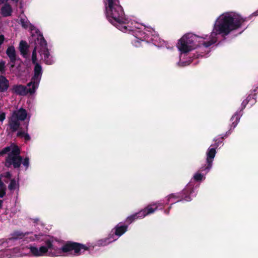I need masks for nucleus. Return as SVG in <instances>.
<instances>
[{
  "label": "nucleus",
  "instance_id": "35",
  "mask_svg": "<svg viewBox=\"0 0 258 258\" xmlns=\"http://www.w3.org/2000/svg\"><path fill=\"white\" fill-rule=\"evenodd\" d=\"M6 187L0 188V198H3L6 194Z\"/></svg>",
  "mask_w": 258,
  "mask_h": 258
},
{
  "label": "nucleus",
  "instance_id": "49",
  "mask_svg": "<svg viewBox=\"0 0 258 258\" xmlns=\"http://www.w3.org/2000/svg\"><path fill=\"white\" fill-rule=\"evenodd\" d=\"M224 139L223 137H221V139Z\"/></svg>",
  "mask_w": 258,
  "mask_h": 258
},
{
  "label": "nucleus",
  "instance_id": "3",
  "mask_svg": "<svg viewBox=\"0 0 258 258\" xmlns=\"http://www.w3.org/2000/svg\"><path fill=\"white\" fill-rule=\"evenodd\" d=\"M11 151L5 159V166L8 168L13 167L15 169L18 168L22 161V157L20 156V149L17 145H14L11 148Z\"/></svg>",
  "mask_w": 258,
  "mask_h": 258
},
{
  "label": "nucleus",
  "instance_id": "19",
  "mask_svg": "<svg viewBox=\"0 0 258 258\" xmlns=\"http://www.w3.org/2000/svg\"><path fill=\"white\" fill-rule=\"evenodd\" d=\"M13 9L11 5L6 3L1 9V14L4 17H8L12 16Z\"/></svg>",
  "mask_w": 258,
  "mask_h": 258
},
{
  "label": "nucleus",
  "instance_id": "20",
  "mask_svg": "<svg viewBox=\"0 0 258 258\" xmlns=\"http://www.w3.org/2000/svg\"><path fill=\"white\" fill-rule=\"evenodd\" d=\"M39 53L41 56L43 55L42 59H43V60L46 64H51L53 63V60L52 59L51 57H50V53L48 48H45L43 50H39Z\"/></svg>",
  "mask_w": 258,
  "mask_h": 258
},
{
  "label": "nucleus",
  "instance_id": "47",
  "mask_svg": "<svg viewBox=\"0 0 258 258\" xmlns=\"http://www.w3.org/2000/svg\"><path fill=\"white\" fill-rule=\"evenodd\" d=\"M52 256H57V255H56L55 253H54V254H53V253H52Z\"/></svg>",
  "mask_w": 258,
  "mask_h": 258
},
{
  "label": "nucleus",
  "instance_id": "30",
  "mask_svg": "<svg viewBox=\"0 0 258 258\" xmlns=\"http://www.w3.org/2000/svg\"><path fill=\"white\" fill-rule=\"evenodd\" d=\"M5 61L2 60L0 61V72L2 74H4L6 72V66H5Z\"/></svg>",
  "mask_w": 258,
  "mask_h": 258
},
{
  "label": "nucleus",
  "instance_id": "38",
  "mask_svg": "<svg viewBox=\"0 0 258 258\" xmlns=\"http://www.w3.org/2000/svg\"><path fill=\"white\" fill-rule=\"evenodd\" d=\"M255 100V93L253 95H249L246 98V100H248V102L250 101L251 99Z\"/></svg>",
  "mask_w": 258,
  "mask_h": 258
},
{
  "label": "nucleus",
  "instance_id": "25",
  "mask_svg": "<svg viewBox=\"0 0 258 258\" xmlns=\"http://www.w3.org/2000/svg\"><path fill=\"white\" fill-rule=\"evenodd\" d=\"M239 119H240V116L237 113H235L232 116L231 120L232 121V127H233V128H234L236 127L238 122H239Z\"/></svg>",
  "mask_w": 258,
  "mask_h": 258
},
{
  "label": "nucleus",
  "instance_id": "17",
  "mask_svg": "<svg viewBox=\"0 0 258 258\" xmlns=\"http://www.w3.org/2000/svg\"><path fill=\"white\" fill-rule=\"evenodd\" d=\"M185 39L186 37H182L178 40L177 45L179 50L183 53H187L192 50L191 48L186 43Z\"/></svg>",
  "mask_w": 258,
  "mask_h": 258
},
{
  "label": "nucleus",
  "instance_id": "32",
  "mask_svg": "<svg viewBox=\"0 0 258 258\" xmlns=\"http://www.w3.org/2000/svg\"><path fill=\"white\" fill-rule=\"evenodd\" d=\"M22 164L27 169L29 165V157H25L24 160H22Z\"/></svg>",
  "mask_w": 258,
  "mask_h": 258
},
{
  "label": "nucleus",
  "instance_id": "34",
  "mask_svg": "<svg viewBox=\"0 0 258 258\" xmlns=\"http://www.w3.org/2000/svg\"><path fill=\"white\" fill-rule=\"evenodd\" d=\"M1 178L3 177L10 179L12 177V174L10 172H6L3 174H0Z\"/></svg>",
  "mask_w": 258,
  "mask_h": 258
},
{
  "label": "nucleus",
  "instance_id": "18",
  "mask_svg": "<svg viewBox=\"0 0 258 258\" xmlns=\"http://www.w3.org/2000/svg\"><path fill=\"white\" fill-rule=\"evenodd\" d=\"M9 87V81L5 76L1 75L0 76V93H4L7 92Z\"/></svg>",
  "mask_w": 258,
  "mask_h": 258
},
{
  "label": "nucleus",
  "instance_id": "22",
  "mask_svg": "<svg viewBox=\"0 0 258 258\" xmlns=\"http://www.w3.org/2000/svg\"><path fill=\"white\" fill-rule=\"evenodd\" d=\"M30 232H23L20 231H15L11 234V237L9 238L11 240H16L18 239H22L25 236L29 235Z\"/></svg>",
  "mask_w": 258,
  "mask_h": 258
},
{
  "label": "nucleus",
  "instance_id": "11",
  "mask_svg": "<svg viewBox=\"0 0 258 258\" xmlns=\"http://www.w3.org/2000/svg\"><path fill=\"white\" fill-rule=\"evenodd\" d=\"M6 54L10 58L11 68H14L17 60H20V58L17 56L16 50L13 46H10L6 50Z\"/></svg>",
  "mask_w": 258,
  "mask_h": 258
},
{
  "label": "nucleus",
  "instance_id": "23",
  "mask_svg": "<svg viewBox=\"0 0 258 258\" xmlns=\"http://www.w3.org/2000/svg\"><path fill=\"white\" fill-rule=\"evenodd\" d=\"M29 46L27 43L24 40H21L19 44V50L21 54L24 57H26L28 54V50Z\"/></svg>",
  "mask_w": 258,
  "mask_h": 258
},
{
  "label": "nucleus",
  "instance_id": "26",
  "mask_svg": "<svg viewBox=\"0 0 258 258\" xmlns=\"http://www.w3.org/2000/svg\"><path fill=\"white\" fill-rule=\"evenodd\" d=\"M30 252L32 253L33 256H40L41 254L39 252V248L35 246H31L29 247Z\"/></svg>",
  "mask_w": 258,
  "mask_h": 258
},
{
  "label": "nucleus",
  "instance_id": "41",
  "mask_svg": "<svg viewBox=\"0 0 258 258\" xmlns=\"http://www.w3.org/2000/svg\"><path fill=\"white\" fill-rule=\"evenodd\" d=\"M252 15L254 16H258V10L255 11V12H254Z\"/></svg>",
  "mask_w": 258,
  "mask_h": 258
},
{
  "label": "nucleus",
  "instance_id": "43",
  "mask_svg": "<svg viewBox=\"0 0 258 258\" xmlns=\"http://www.w3.org/2000/svg\"><path fill=\"white\" fill-rule=\"evenodd\" d=\"M171 209V207H169L168 210H166L165 212L166 214H168L169 212V210Z\"/></svg>",
  "mask_w": 258,
  "mask_h": 258
},
{
  "label": "nucleus",
  "instance_id": "42",
  "mask_svg": "<svg viewBox=\"0 0 258 258\" xmlns=\"http://www.w3.org/2000/svg\"><path fill=\"white\" fill-rule=\"evenodd\" d=\"M3 201L2 200H0V209H1L3 206Z\"/></svg>",
  "mask_w": 258,
  "mask_h": 258
},
{
  "label": "nucleus",
  "instance_id": "39",
  "mask_svg": "<svg viewBox=\"0 0 258 258\" xmlns=\"http://www.w3.org/2000/svg\"><path fill=\"white\" fill-rule=\"evenodd\" d=\"M221 142H221L220 141L218 140V139L216 140H215V143L213 145V146L214 147V148L216 149L219 146V144L221 143Z\"/></svg>",
  "mask_w": 258,
  "mask_h": 258
},
{
  "label": "nucleus",
  "instance_id": "2",
  "mask_svg": "<svg viewBox=\"0 0 258 258\" xmlns=\"http://www.w3.org/2000/svg\"><path fill=\"white\" fill-rule=\"evenodd\" d=\"M106 17L108 21L118 29L126 32L127 28L124 25L127 21L125 18L123 9L120 4L119 0H104Z\"/></svg>",
  "mask_w": 258,
  "mask_h": 258
},
{
  "label": "nucleus",
  "instance_id": "31",
  "mask_svg": "<svg viewBox=\"0 0 258 258\" xmlns=\"http://www.w3.org/2000/svg\"><path fill=\"white\" fill-rule=\"evenodd\" d=\"M203 175L199 172L196 173L194 176V179L197 181H201L203 179Z\"/></svg>",
  "mask_w": 258,
  "mask_h": 258
},
{
  "label": "nucleus",
  "instance_id": "29",
  "mask_svg": "<svg viewBox=\"0 0 258 258\" xmlns=\"http://www.w3.org/2000/svg\"><path fill=\"white\" fill-rule=\"evenodd\" d=\"M11 150V146H7L0 151V156H3Z\"/></svg>",
  "mask_w": 258,
  "mask_h": 258
},
{
  "label": "nucleus",
  "instance_id": "46",
  "mask_svg": "<svg viewBox=\"0 0 258 258\" xmlns=\"http://www.w3.org/2000/svg\"><path fill=\"white\" fill-rule=\"evenodd\" d=\"M38 221V219H35L34 222L37 223V222Z\"/></svg>",
  "mask_w": 258,
  "mask_h": 258
},
{
  "label": "nucleus",
  "instance_id": "7",
  "mask_svg": "<svg viewBox=\"0 0 258 258\" xmlns=\"http://www.w3.org/2000/svg\"><path fill=\"white\" fill-rule=\"evenodd\" d=\"M128 225H119V224L117 225L115 228L114 230L115 231L113 234L111 235H110L107 238L104 239V240H101L100 241V244L105 245L107 244H108L114 240H116V239H114L113 237V234H115V235L117 236H120L122 234H123L127 229Z\"/></svg>",
  "mask_w": 258,
  "mask_h": 258
},
{
  "label": "nucleus",
  "instance_id": "36",
  "mask_svg": "<svg viewBox=\"0 0 258 258\" xmlns=\"http://www.w3.org/2000/svg\"><path fill=\"white\" fill-rule=\"evenodd\" d=\"M6 114L4 112H0V122H3L6 119Z\"/></svg>",
  "mask_w": 258,
  "mask_h": 258
},
{
  "label": "nucleus",
  "instance_id": "45",
  "mask_svg": "<svg viewBox=\"0 0 258 258\" xmlns=\"http://www.w3.org/2000/svg\"><path fill=\"white\" fill-rule=\"evenodd\" d=\"M12 1L15 2L17 3L18 2V0H11Z\"/></svg>",
  "mask_w": 258,
  "mask_h": 258
},
{
  "label": "nucleus",
  "instance_id": "27",
  "mask_svg": "<svg viewBox=\"0 0 258 258\" xmlns=\"http://www.w3.org/2000/svg\"><path fill=\"white\" fill-rule=\"evenodd\" d=\"M37 46H35L32 54V62L34 64H36V63H38L37 62Z\"/></svg>",
  "mask_w": 258,
  "mask_h": 258
},
{
  "label": "nucleus",
  "instance_id": "9",
  "mask_svg": "<svg viewBox=\"0 0 258 258\" xmlns=\"http://www.w3.org/2000/svg\"><path fill=\"white\" fill-rule=\"evenodd\" d=\"M216 153V151L215 148H212L208 149L207 152V165H205L204 166L201 167L199 170L200 171L202 172L205 171L207 173L210 170L212 167L213 161L215 156Z\"/></svg>",
  "mask_w": 258,
  "mask_h": 258
},
{
  "label": "nucleus",
  "instance_id": "48",
  "mask_svg": "<svg viewBox=\"0 0 258 258\" xmlns=\"http://www.w3.org/2000/svg\"><path fill=\"white\" fill-rule=\"evenodd\" d=\"M255 102V100H254V101L252 102V103H254V102Z\"/></svg>",
  "mask_w": 258,
  "mask_h": 258
},
{
  "label": "nucleus",
  "instance_id": "44",
  "mask_svg": "<svg viewBox=\"0 0 258 258\" xmlns=\"http://www.w3.org/2000/svg\"><path fill=\"white\" fill-rule=\"evenodd\" d=\"M258 89V87H257L256 88H255V89H254L253 91L254 92H256L257 91V90Z\"/></svg>",
  "mask_w": 258,
  "mask_h": 258
},
{
  "label": "nucleus",
  "instance_id": "21",
  "mask_svg": "<svg viewBox=\"0 0 258 258\" xmlns=\"http://www.w3.org/2000/svg\"><path fill=\"white\" fill-rule=\"evenodd\" d=\"M25 128H22L21 131H19L18 133H17V137H20V138H24L25 140L26 141H30L31 140V137L29 136V135L27 133L28 130V125H29V122L25 123Z\"/></svg>",
  "mask_w": 258,
  "mask_h": 258
},
{
  "label": "nucleus",
  "instance_id": "15",
  "mask_svg": "<svg viewBox=\"0 0 258 258\" xmlns=\"http://www.w3.org/2000/svg\"><path fill=\"white\" fill-rule=\"evenodd\" d=\"M37 34V37L36 40L35 41V44H36V46H39L40 47L39 50H43L45 48H47V43L44 38L42 34L39 31H36Z\"/></svg>",
  "mask_w": 258,
  "mask_h": 258
},
{
  "label": "nucleus",
  "instance_id": "40",
  "mask_svg": "<svg viewBox=\"0 0 258 258\" xmlns=\"http://www.w3.org/2000/svg\"><path fill=\"white\" fill-rule=\"evenodd\" d=\"M9 0H0V5L8 3Z\"/></svg>",
  "mask_w": 258,
  "mask_h": 258
},
{
  "label": "nucleus",
  "instance_id": "28",
  "mask_svg": "<svg viewBox=\"0 0 258 258\" xmlns=\"http://www.w3.org/2000/svg\"><path fill=\"white\" fill-rule=\"evenodd\" d=\"M8 188L10 190H14L16 188V181L15 179L11 180L10 183L8 185Z\"/></svg>",
  "mask_w": 258,
  "mask_h": 258
},
{
  "label": "nucleus",
  "instance_id": "37",
  "mask_svg": "<svg viewBox=\"0 0 258 258\" xmlns=\"http://www.w3.org/2000/svg\"><path fill=\"white\" fill-rule=\"evenodd\" d=\"M248 100H246L245 99L244 100H243L241 103V110L244 109L245 107H246V105L248 104Z\"/></svg>",
  "mask_w": 258,
  "mask_h": 258
},
{
  "label": "nucleus",
  "instance_id": "33",
  "mask_svg": "<svg viewBox=\"0 0 258 258\" xmlns=\"http://www.w3.org/2000/svg\"><path fill=\"white\" fill-rule=\"evenodd\" d=\"M20 23L22 26L24 28H27L28 27V22L25 19L21 18L20 19Z\"/></svg>",
  "mask_w": 258,
  "mask_h": 258
},
{
  "label": "nucleus",
  "instance_id": "1",
  "mask_svg": "<svg viewBox=\"0 0 258 258\" xmlns=\"http://www.w3.org/2000/svg\"><path fill=\"white\" fill-rule=\"evenodd\" d=\"M246 21V18H243L239 15L226 14L219 17L216 21L212 35L227 36L231 31L239 28Z\"/></svg>",
  "mask_w": 258,
  "mask_h": 258
},
{
  "label": "nucleus",
  "instance_id": "6",
  "mask_svg": "<svg viewBox=\"0 0 258 258\" xmlns=\"http://www.w3.org/2000/svg\"><path fill=\"white\" fill-rule=\"evenodd\" d=\"M36 84H35L34 82H29L27 84V86L29 87L32 86V87L29 89H28L26 86L23 85H15L13 86L11 90L13 93L21 96H25L28 93L33 94L36 89Z\"/></svg>",
  "mask_w": 258,
  "mask_h": 258
},
{
  "label": "nucleus",
  "instance_id": "24",
  "mask_svg": "<svg viewBox=\"0 0 258 258\" xmlns=\"http://www.w3.org/2000/svg\"><path fill=\"white\" fill-rule=\"evenodd\" d=\"M211 40L210 41H203V42L202 43V45L207 48V47H209V46H210L211 45H212V44L215 43L217 41V37H216V36H212V34H211Z\"/></svg>",
  "mask_w": 258,
  "mask_h": 258
},
{
  "label": "nucleus",
  "instance_id": "10",
  "mask_svg": "<svg viewBox=\"0 0 258 258\" xmlns=\"http://www.w3.org/2000/svg\"><path fill=\"white\" fill-rule=\"evenodd\" d=\"M182 37H186V39H185L186 43L188 44L192 49H194L200 46L199 41H198V39H200V37L197 35L191 33H188L183 35Z\"/></svg>",
  "mask_w": 258,
  "mask_h": 258
},
{
  "label": "nucleus",
  "instance_id": "13",
  "mask_svg": "<svg viewBox=\"0 0 258 258\" xmlns=\"http://www.w3.org/2000/svg\"><path fill=\"white\" fill-rule=\"evenodd\" d=\"M8 125L12 133L16 132L18 130L21 131L23 128L21 126L20 121L12 115L8 117Z\"/></svg>",
  "mask_w": 258,
  "mask_h": 258
},
{
  "label": "nucleus",
  "instance_id": "8",
  "mask_svg": "<svg viewBox=\"0 0 258 258\" xmlns=\"http://www.w3.org/2000/svg\"><path fill=\"white\" fill-rule=\"evenodd\" d=\"M194 191V189L190 187H187L184 189L181 192L176 194H172L169 196L168 200L171 198L177 199V202L184 200L185 201H191L190 195Z\"/></svg>",
  "mask_w": 258,
  "mask_h": 258
},
{
  "label": "nucleus",
  "instance_id": "14",
  "mask_svg": "<svg viewBox=\"0 0 258 258\" xmlns=\"http://www.w3.org/2000/svg\"><path fill=\"white\" fill-rule=\"evenodd\" d=\"M27 111L23 108H20L18 110H14L11 114L12 116L14 117L19 121L25 120L27 117Z\"/></svg>",
  "mask_w": 258,
  "mask_h": 258
},
{
  "label": "nucleus",
  "instance_id": "4",
  "mask_svg": "<svg viewBox=\"0 0 258 258\" xmlns=\"http://www.w3.org/2000/svg\"><path fill=\"white\" fill-rule=\"evenodd\" d=\"M89 247L85 245L76 242L68 241L61 247L57 250L56 252L57 254H60L61 251L63 252H69L74 251V254L79 255L81 254V250L84 251L88 250Z\"/></svg>",
  "mask_w": 258,
  "mask_h": 258
},
{
  "label": "nucleus",
  "instance_id": "12",
  "mask_svg": "<svg viewBox=\"0 0 258 258\" xmlns=\"http://www.w3.org/2000/svg\"><path fill=\"white\" fill-rule=\"evenodd\" d=\"M42 75V68L39 63L35 64L34 69V75L32 78V81L30 82H34L36 84V88L38 87V84L41 80Z\"/></svg>",
  "mask_w": 258,
  "mask_h": 258
},
{
  "label": "nucleus",
  "instance_id": "16",
  "mask_svg": "<svg viewBox=\"0 0 258 258\" xmlns=\"http://www.w3.org/2000/svg\"><path fill=\"white\" fill-rule=\"evenodd\" d=\"M45 246H42L39 248V252L41 254V256L44 255V254L48 251V250H56V247L52 244V241L48 239L45 241Z\"/></svg>",
  "mask_w": 258,
  "mask_h": 258
},
{
  "label": "nucleus",
  "instance_id": "5",
  "mask_svg": "<svg viewBox=\"0 0 258 258\" xmlns=\"http://www.w3.org/2000/svg\"><path fill=\"white\" fill-rule=\"evenodd\" d=\"M158 206L156 204L148 205L144 209L141 210L130 216H128L125 220L126 223L128 225L138 219H142L145 216L153 213L158 209Z\"/></svg>",
  "mask_w": 258,
  "mask_h": 258
}]
</instances>
